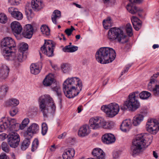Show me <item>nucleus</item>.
<instances>
[{
	"label": "nucleus",
	"mask_w": 159,
	"mask_h": 159,
	"mask_svg": "<svg viewBox=\"0 0 159 159\" xmlns=\"http://www.w3.org/2000/svg\"><path fill=\"white\" fill-rule=\"evenodd\" d=\"M83 87L82 82L78 77L68 78L63 84V90L66 97L72 98L78 95Z\"/></svg>",
	"instance_id": "obj_1"
},
{
	"label": "nucleus",
	"mask_w": 159,
	"mask_h": 159,
	"mask_svg": "<svg viewBox=\"0 0 159 159\" xmlns=\"http://www.w3.org/2000/svg\"><path fill=\"white\" fill-rule=\"evenodd\" d=\"M116 53L113 48L102 47L96 52L95 57L97 61L102 64L112 62L115 58Z\"/></svg>",
	"instance_id": "obj_2"
},
{
	"label": "nucleus",
	"mask_w": 159,
	"mask_h": 159,
	"mask_svg": "<svg viewBox=\"0 0 159 159\" xmlns=\"http://www.w3.org/2000/svg\"><path fill=\"white\" fill-rule=\"evenodd\" d=\"M1 45L4 57L7 60L12 59L11 50L16 46L14 41L11 37H5L1 41Z\"/></svg>",
	"instance_id": "obj_3"
},
{
	"label": "nucleus",
	"mask_w": 159,
	"mask_h": 159,
	"mask_svg": "<svg viewBox=\"0 0 159 159\" xmlns=\"http://www.w3.org/2000/svg\"><path fill=\"white\" fill-rule=\"evenodd\" d=\"M39 107L44 117H47L48 111L46 107H51L52 111L55 110L56 107L52 99L48 95L40 96L39 98Z\"/></svg>",
	"instance_id": "obj_4"
},
{
	"label": "nucleus",
	"mask_w": 159,
	"mask_h": 159,
	"mask_svg": "<svg viewBox=\"0 0 159 159\" xmlns=\"http://www.w3.org/2000/svg\"><path fill=\"white\" fill-rule=\"evenodd\" d=\"M144 138V134H141L137 135L134 139L131 147L133 156H134L142 152L145 148Z\"/></svg>",
	"instance_id": "obj_5"
},
{
	"label": "nucleus",
	"mask_w": 159,
	"mask_h": 159,
	"mask_svg": "<svg viewBox=\"0 0 159 159\" xmlns=\"http://www.w3.org/2000/svg\"><path fill=\"white\" fill-rule=\"evenodd\" d=\"M126 37L123 30L119 28L113 27L108 31V38L111 41H117L120 43Z\"/></svg>",
	"instance_id": "obj_6"
},
{
	"label": "nucleus",
	"mask_w": 159,
	"mask_h": 159,
	"mask_svg": "<svg viewBox=\"0 0 159 159\" xmlns=\"http://www.w3.org/2000/svg\"><path fill=\"white\" fill-rule=\"evenodd\" d=\"M101 110L111 117H112L116 115L120 110V107L117 103L113 102L107 105L102 106Z\"/></svg>",
	"instance_id": "obj_7"
},
{
	"label": "nucleus",
	"mask_w": 159,
	"mask_h": 159,
	"mask_svg": "<svg viewBox=\"0 0 159 159\" xmlns=\"http://www.w3.org/2000/svg\"><path fill=\"white\" fill-rule=\"evenodd\" d=\"M55 48V43L52 40H45V43L41 48L42 52L48 57L54 56L53 52Z\"/></svg>",
	"instance_id": "obj_8"
},
{
	"label": "nucleus",
	"mask_w": 159,
	"mask_h": 159,
	"mask_svg": "<svg viewBox=\"0 0 159 159\" xmlns=\"http://www.w3.org/2000/svg\"><path fill=\"white\" fill-rule=\"evenodd\" d=\"M16 126V123L14 119L4 118L0 122V132H3L7 128L11 130H15Z\"/></svg>",
	"instance_id": "obj_9"
},
{
	"label": "nucleus",
	"mask_w": 159,
	"mask_h": 159,
	"mask_svg": "<svg viewBox=\"0 0 159 159\" xmlns=\"http://www.w3.org/2000/svg\"><path fill=\"white\" fill-rule=\"evenodd\" d=\"M105 121L102 117H96L91 118L89 122V125L90 129H97L101 127L106 128Z\"/></svg>",
	"instance_id": "obj_10"
},
{
	"label": "nucleus",
	"mask_w": 159,
	"mask_h": 159,
	"mask_svg": "<svg viewBox=\"0 0 159 159\" xmlns=\"http://www.w3.org/2000/svg\"><path fill=\"white\" fill-rule=\"evenodd\" d=\"M7 142L10 146L13 148H15L18 145L20 138L19 135L15 132H11L7 136Z\"/></svg>",
	"instance_id": "obj_11"
},
{
	"label": "nucleus",
	"mask_w": 159,
	"mask_h": 159,
	"mask_svg": "<svg viewBox=\"0 0 159 159\" xmlns=\"http://www.w3.org/2000/svg\"><path fill=\"white\" fill-rule=\"evenodd\" d=\"M148 131L156 134L159 130V124L157 120L155 119L148 120L146 125Z\"/></svg>",
	"instance_id": "obj_12"
},
{
	"label": "nucleus",
	"mask_w": 159,
	"mask_h": 159,
	"mask_svg": "<svg viewBox=\"0 0 159 159\" xmlns=\"http://www.w3.org/2000/svg\"><path fill=\"white\" fill-rule=\"evenodd\" d=\"M131 3L128 4L126 9L128 11L132 14H134L142 10L139 8L137 7L133 3L140 4L143 2L144 0H129Z\"/></svg>",
	"instance_id": "obj_13"
},
{
	"label": "nucleus",
	"mask_w": 159,
	"mask_h": 159,
	"mask_svg": "<svg viewBox=\"0 0 159 159\" xmlns=\"http://www.w3.org/2000/svg\"><path fill=\"white\" fill-rule=\"evenodd\" d=\"M125 104L128 105L130 109L135 110L138 109L139 106V102L133 94H129V99L125 102Z\"/></svg>",
	"instance_id": "obj_14"
},
{
	"label": "nucleus",
	"mask_w": 159,
	"mask_h": 159,
	"mask_svg": "<svg viewBox=\"0 0 159 159\" xmlns=\"http://www.w3.org/2000/svg\"><path fill=\"white\" fill-rule=\"evenodd\" d=\"M39 129V125L36 123H33L24 133V135L26 137L29 136L31 138L33 134H36L38 132Z\"/></svg>",
	"instance_id": "obj_15"
},
{
	"label": "nucleus",
	"mask_w": 159,
	"mask_h": 159,
	"mask_svg": "<svg viewBox=\"0 0 159 159\" xmlns=\"http://www.w3.org/2000/svg\"><path fill=\"white\" fill-rule=\"evenodd\" d=\"M24 53L22 52H20L17 54V56L14 57L15 54L14 53H11V55H12V60H14L15 61V65L16 66H19L20 64V62L23 61L26 59V56L24 55Z\"/></svg>",
	"instance_id": "obj_16"
},
{
	"label": "nucleus",
	"mask_w": 159,
	"mask_h": 159,
	"mask_svg": "<svg viewBox=\"0 0 159 159\" xmlns=\"http://www.w3.org/2000/svg\"><path fill=\"white\" fill-rule=\"evenodd\" d=\"M33 33V29L32 26L30 24H27L24 27L22 35L25 38L30 39Z\"/></svg>",
	"instance_id": "obj_17"
},
{
	"label": "nucleus",
	"mask_w": 159,
	"mask_h": 159,
	"mask_svg": "<svg viewBox=\"0 0 159 159\" xmlns=\"http://www.w3.org/2000/svg\"><path fill=\"white\" fill-rule=\"evenodd\" d=\"M8 11L12 16L16 20H21L23 17L22 13L16 8L12 7H9L8 9Z\"/></svg>",
	"instance_id": "obj_18"
},
{
	"label": "nucleus",
	"mask_w": 159,
	"mask_h": 159,
	"mask_svg": "<svg viewBox=\"0 0 159 159\" xmlns=\"http://www.w3.org/2000/svg\"><path fill=\"white\" fill-rule=\"evenodd\" d=\"M102 140L103 143L109 144L114 143L116 141V138L112 134H106L102 136Z\"/></svg>",
	"instance_id": "obj_19"
},
{
	"label": "nucleus",
	"mask_w": 159,
	"mask_h": 159,
	"mask_svg": "<svg viewBox=\"0 0 159 159\" xmlns=\"http://www.w3.org/2000/svg\"><path fill=\"white\" fill-rule=\"evenodd\" d=\"M11 27L13 33L20 34L22 30V28L20 24L17 21H14L11 24Z\"/></svg>",
	"instance_id": "obj_20"
},
{
	"label": "nucleus",
	"mask_w": 159,
	"mask_h": 159,
	"mask_svg": "<svg viewBox=\"0 0 159 159\" xmlns=\"http://www.w3.org/2000/svg\"><path fill=\"white\" fill-rule=\"evenodd\" d=\"M90 128L88 125H83L80 127L78 131V135L81 137L88 135L91 132Z\"/></svg>",
	"instance_id": "obj_21"
},
{
	"label": "nucleus",
	"mask_w": 159,
	"mask_h": 159,
	"mask_svg": "<svg viewBox=\"0 0 159 159\" xmlns=\"http://www.w3.org/2000/svg\"><path fill=\"white\" fill-rule=\"evenodd\" d=\"M9 69L6 65H3L0 69V80H3L8 77Z\"/></svg>",
	"instance_id": "obj_22"
},
{
	"label": "nucleus",
	"mask_w": 159,
	"mask_h": 159,
	"mask_svg": "<svg viewBox=\"0 0 159 159\" xmlns=\"http://www.w3.org/2000/svg\"><path fill=\"white\" fill-rule=\"evenodd\" d=\"M56 82L54 75L52 74H49L47 75L43 81V84L45 86H49L52 84H54Z\"/></svg>",
	"instance_id": "obj_23"
},
{
	"label": "nucleus",
	"mask_w": 159,
	"mask_h": 159,
	"mask_svg": "<svg viewBox=\"0 0 159 159\" xmlns=\"http://www.w3.org/2000/svg\"><path fill=\"white\" fill-rule=\"evenodd\" d=\"M131 125V120L130 119H126L122 122L120 128L122 131L127 132L129 130Z\"/></svg>",
	"instance_id": "obj_24"
},
{
	"label": "nucleus",
	"mask_w": 159,
	"mask_h": 159,
	"mask_svg": "<svg viewBox=\"0 0 159 159\" xmlns=\"http://www.w3.org/2000/svg\"><path fill=\"white\" fill-rule=\"evenodd\" d=\"M92 154L97 159H105V154L100 148H96L92 152Z\"/></svg>",
	"instance_id": "obj_25"
},
{
	"label": "nucleus",
	"mask_w": 159,
	"mask_h": 159,
	"mask_svg": "<svg viewBox=\"0 0 159 159\" xmlns=\"http://www.w3.org/2000/svg\"><path fill=\"white\" fill-rule=\"evenodd\" d=\"M75 154V151L74 149L68 148L64 151L62 157L64 159H71L74 157Z\"/></svg>",
	"instance_id": "obj_26"
},
{
	"label": "nucleus",
	"mask_w": 159,
	"mask_h": 159,
	"mask_svg": "<svg viewBox=\"0 0 159 159\" xmlns=\"http://www.w3.org/2000/svg\"><path fill=\"white\" fill-rule=\"evenodd\" d=\"M31 6L34 10L38 11L42 7V2L40 0H32Z\"/></svg>",
	"instance_id": "obj_27"
},
{
	"label": "nucleus",
	"mask_w": 159,
	"mask_h": 159,
	"mask_svg": "<svg viewBox=\"0 0 159 159\" xmlns=\"http://www.w3.org/2000/svg\"><path fill=\"white\" fill-rule=\"evenodd\" d=\"M144 116L143 114H139L136 115L132 120V124L134 126L139 125L140 122L143 121Z\"/></svg>",
	"instance_id": "obj_28"
},
{
	"label": "nucleus",
	"mask_w": 159,
	"mask_h": 159,
	"mask_svg": "<svg viewBox=\"0 0 159 159\" xmlns=\"http://www.w3.org/2000/svg\"><path fill=\"white\" fill-rule=\"evenodd\" d=\"M61 17V12L57 10H54L51 16V19L52 22L54 24H57V20L59 19Z\"/></svg>",
	"instance_id": "obj_29"
},
{
	"label": "nucleus",
	"mask_w": 159,
	"mask_h": 159,
	"mask_svg": "<svg viewBox=\"0 0 159 159\" xmlns=\"http://www.w3.org/2000/svg\"><path fill=\"white\" fill-rule=\"evenodd\" d=\"M30 70L32 74L37 75L40 72V69L37 64L32 63L30 66Z\"/></svg>",
	"instance_id": "obj_30"
},
{
	"label": "nucleus",
	"mask_w": 159,
	"mask_h": 159,
	"mask_svg": "<svg viewBox=\"0 0 159 159\" xmlns=\"http://www.w3.org/2000/svg\"><path fill=\"white\" fill-rule=\"evenodd\" d=\"M103 26L106 29H108L109 27L113 25V23L110 17H108L106 19L104 20L102 22Z\"/></svg>",
	"instance_id": "obj_31"
},
{
	"label": "nucleus",
	"mask_w": 159,
	"mask_h": 159,
	"mask_svg": "<svg viewBox=\"0 0 159 159\" xmlns=\"http://www.w3.org/2000/svg\"><path fill=\"white\" fill-rule=\"evenodd\" d=\"M78 49L77 46L68 45L63 48V50L65 52H72L77 51Z\"/></svg>",
	"instance_id": "obj_32"
},
{
	"label": "nucleus",
	"mask_w": 159,
	"mask_h": 159,
	"mask_svg": "<svg viewBox=\"0 0 159 159\" xmlns=\"http://www.w3.org/2000/svg\"><path fill=\"white\" fill-rule=\"evenodd\" d=\"M145 139L144 142L145 143V148L148 147L152 142L153 139L152 136L151 134H144Z\"/></svg>",
	"instance_id": "obj_33"
},
{
	"label": "nucleus",
	"mask_w": 159,
	"mask_h": 159,
	"mask_svg": "<svg viewBox=\"0 0 159 159\" xmlns=\"http://www.w3.org/2000/svg\"><path fill=\"white\" fill-rule=\"evenodd\" d=\"M30 143V139L25 138L21 144L20 148L22 150H25L29 146Z\"/></svg>",
	"instance_id": "obj_34"
},
{
	"label": "nucleus",
	"mask_w": 159,
	"mask_h": 159,
	"mask_svg": "<svg viewBox=\"0 0 159 159\" xmlns=\"http://www.w3.org/2000/svg\"><path fill=\"white\" fill-rule=\"evenodd\" d=\"M155 81L156 80L152 78L151 79L148 86V89L149 91L153 92L154 90L157 85L155 83Z\"/></svg>",
	"instance_id": "obj_35"
},
{
	"label": "nucleus",
	"mask_w": 159,
	"mask_h": 159,
	"mask_svg": "<svg viewBox=\"0 0 159 159\" xmlns=\"http://www.w3.org/2000/svg\"><path fill=\"white\" fill-rule=\"evenodd\" d=\"M25 15L27 16L28 19L30 20L34 16V14L32 12V10L28 7L25 8Z\"/></svg>",
	"instance_id": "obj_36"
},
{
	"label": "nucleus",
	"mask_w": 159,
	"mask_h": 159,
	"mask_svg": "<svg viewBox=\"0 0 159 159\" xmlns=\"http://www.w3.org/2000/svg\"><path fill=\"white\" fill-rule=\"evenodd\" d=\"M29 122V119L28 118H25L22 121L21 124L16 123V125L19 126L20 129H23L26 127Z\"/></svg>",
	"instance_id": "obj_37"
},
{
	"label": "nucleus",
	"mask_w": 159,
	"mask_h": 159,
	"mask_svg": "<svg viewBox=\"0 0 159 159\" xmlns=\"http://www.w3.org/2000/svg\"><path fill=\"white\" fill-rule=\"evenodd\" d=\"M40 29L43 34L47 36L50 34V29L48 26L45 25H43L41 26Z\"/></svg>",
	"instance_id": "obj_38"
},
{
	"label": "nucleus",
	"mask_w": 159,
	"mask_h": 159,
	"mask_svg": "<svg viewBox=\"0 0 159 159\" xmlns=\"http://www.w3.org/2000/svg\"><path fill=\"white\" fill-rule=\"evenodd\" d=\"M151 95V93L147 91H143L139 93L140 98L143 99H148Z\"/></svg>",
	"instance_id": "obj_39"
},
{
	"label": "nucleus",
	"mask_w": 159,
	"mask_h": 159,
	"mask_svg": "<svg viewBox=\"0 0 159 159\" xmlns=\"http://www.w3.org/2000/svg\"><path fill=\"white\" fill-rule=\"evenodd\" d=\"M8 105L10 106L15 107L18 105L19 103V101L15 98L10 99L8 102Z\"/></svg>",
	"instance_id": "obj_40"
},
{
	"label": "nucleus",
	"mask_w": 159,
	"mask_h": 159,
	"mask_svg": "<svg viewBox=\"0 0 159 159\" xmlns=\"http://www.w3.org/2000/svg\"><path fill=\"white\" fill-rule=\"evenodd\" d=\"M126 30L128 35L129 36H131L133 35L132 28L131 24L128 23L126 25Z\"/></svg>",
	"instance_id": "obj_41"
},
{
	"label": "nucleus",
	"mask_w": 159,
	"mask_h": 159,
	"mask_svg": "<svg viewBox=\"0 0 159 159\" xmlns=\"http://www.w3.org/2000/svg\"><path fill=\"white\" fill-rule=\"evenodd\" d=\"M39 141L37 139H35L33 141L31 148V151L34 152L36 150L38 147Z\"/></svg>",
	"instance_id": "obj_42"
},
{
	"label": "nucleus",
	"mask_w": 159,
	"mask_h": 159,
	"mask_svg": "<svg viewBox=\"0 0 159 159\" xmlns=\"http://www.w3.org/2000/svg\"><path fill=\"white\" fill-rule=\"evenodd\" d=\"M28 46L26 43H22L20 45L19 51L20 52H23L28 49Z\"/></svg>",
	"instance_id": "obj_43"
},
{
	"label": "nucleus",
	"mask_w": 159,
	"mask_h": 159,
	"mask_svg": "<svg viewBox=\"0 0 159 159\" xmlns=\"http://www.w3.org/2000/svg\"><path fill=\"white\" fill-rule=\"evenodd\" d=\"M62 70L64 73H66L70 70V65L64 63L62 64L61 66Z\"/></svg>",
	"instance_id": "obj_44"
},
{
	"label": "nucleus",
	"mask_w": 159,
	"mask_h": 159,
	"mask_svg": "<svg viewBox=\"0 0 159 159\" xmlns=\"http://www.w3.org/2000/svg\"><path fill=\"white\" fill-rule=\"evenodd\" d=\"M2 149L6 152H8L9 151V147L6 142H3L1 145Z\"/></svg>",
	"instance_id": "obj_45"
},
{
	"label": "nucleus",
	"mask_w": 159,
	"mask_h": 159,
	"mask_svg": "<svg viewBox=\"0 0 159 159\" xmlns=\"http://www.w3.org/2000/svg\"><path fill=\"white\" fill-rule=\"evenodd\" d=\"M7 21V17L6 15L4 13L0 14V22L5 23Z\"/></svg>",
	"instance_id": "obj_46"
},
{
	"label": "nucleus",
	"mask_w": 159,
	"mask_h": 159,
	"mask_svg": "<svg viewBox=\"0 0 159 159\" xmlns=\"http://www.w3.org/2000/svg\"><path fill=\"white\" fill-rule=\"evenodd\" d=\"M48 130V127L47 124L43 123L42 125V134L43 135H45L47 133Z\"/></svg>",
	"instance_id": "obj_47"
},
{
	"label": "nucleus",
	"mask_w": 159,
	"mask_h": 159,
	"mask_svg": "<svg viewBox=\"0 0 159 159\" xmlns=\"http://www.w3.org/2000/svg\"><path fill=\"white\" fill-rule=\"evenodd\" d=\"M75 30V29L73 26H71V28L66 29L65 30V32L69 36L71 35L73 31Z\"/></svg>",
	"instance_id": "obj_48"
},
{
	"label": "nucleus",
	"mask_w": 159,
	"mask_h": 159,
	"mask_svg": "<svg viewBox=\"0 0 159 159\" xmlns=\"http://www.w3.org/2000/svg\"><path fill=\"white\" fill-rule=\"evenodd\" d=\"M20 0H9V2L13 5H17L20 3Z\"/></svg>",
	"instance_id": "obj_49"
},
{
	"label": "nucleus",
	"mask_w": 159,
	"mask_h": 159,
	"mask_svg": "<svg viewBox=\"0 0 159 159\" xmlns=\"http://www.w3.org/2000/svg\"><path fill=\"white\" fill-rule=\"evenodd\" d=\"M153 92L155 96L159 95V85H157Z\"/></svg>",
	"instance_id": "obj_50"
},
{
	"label": "nucleus",
	"mask_w": 159,
	"mask_h": 159,
	"mask_svg": "<svg viewBox=\"0 0 159 159\" xmlns=\"http://www.w3.org/2000/svg\"><path fill=\"white\" fill-rule=\"evenodd\" d=\"M134 28L136 30H138L141 27V23H135L132 24Z\"/></svg>",
	"instance_id": "obj_51"
},
{
	"label": "nucleus",
	"mask_w": 159,
	"mask_h": 159,
	"mask_svg": "<svg viewBox=\"0 0 159 159\" xmlns=\"http://www.w3.org/2000/svg\"><path fill=\"white\" fill-rule=\"evenodd\" d=\"M131 22L132 24L135 23H141V21L137 17L135 16H133L131 19Z\"/></svg>",
	"instance_id": "obj_52"
},
{
	"label": "nucleus",
	"mask_w": 159,
	"mask_h": 159,
	"mask_svg": "<svg viewBox=\"0 0 159 159\" xmlns=\"http://www.w3.org/2000/svg\"><path fill=\"white\" fill-rule=\"evenodd\" d=\"M17 112V109L12 108L10 111V114L11 116H13L16 114Z\"/></svg>",
	"instance_id": "obj_53"
},
{
	"label": "nucleus",
	"mask_w": 159,
	"mask_h": 159,
	"mask_svg": "<svg viewBox=\"0 0 159 159\" xmlns=\"http://www.w3.org/2000/svg\"><path fill=\"white\" fill-rule=\"evenodd\" d=\"M105 126L106 128H108V129H111L114 127V125L113 123H106L105 122Z\"/></svg>",
	"instance_id": "obj_54"
},
{
	"label": "nucleus",
	"mask_w": 159,
	"mask_h": 159,
	"mask_svg": "<svg viewBox=\"0 0 159 159\" xmlns=\"http://www.w3.org/2000/svg\"><path fill=\"white\" fill-rule=\"evenodd\" d=\"M1 89L2 92H3L6 94L8 90V88L7 86L3 85L2 86Z\"/></svg>",
	"instance_id": "obj_55"
},
{
	"label": "nucleus",
	"mask_w": 159,
	"mask_h": 159,
	"mask_svg": "<svg viewBox=\"0 0 159 159\" xmlns=\"http://www.w3.org/2000/svg\"><path fill=\"white\" fill-rule=\"evenodd\" d=\"M54 84L55 85V86L53 87L52 86V88L54 91H55L56 93H57V92L61 90V89L60 87L58 86L55 83Z\"/></svg>",
	"instance_id": "obj_56"
},
{
	"label": "nucleus",
	"mask_w": 159,
	"mask_h": 159,
	"mask_svg": "<svg viewBox=\"0 0 159 159\" xmlns=\"http://www.w3.org/2000/svg\"><path fill=\"white\" fill-rule=\"evenodd\" d=\"M56 93L57 95L58 96L60 100V102H61L62 100V93L61 92V90Z\"/></svg>",
	"instance_id": "obj_57"
},
{
	"label": "nucleus",
	"mask_w": 159,
	"mask_h": 159,
	"mask_svg": "<svg viewBox=\"0 0 159 159\" xmlns=\"http://www.w3.org/2000/svg\"><path fill=\"white\" fill-rule=\"evenodd\" d=\"M129 108L128 105L125 104V102L124 104L123 105L120 106V109L123 111H125L127 109Z\"/></svg>",
	"instance_id": "obj_58"
},
{
	"label": "nucleus",
	"mask_w": 159,
	"mask_h": 159,
	"mask_svg": "<svg viewBox=\"0 0 159 159\" xmlns=\"http://www.w3.org/2000/svg\"><path fill=\"white\" fill-rule=\"evenodd\" d=\"M0 159H9V158L6 154H3L0 155Z\"/></svg>",
	"instance_id": "obj_59"
},
{
	"label": "nucleus",
	"mask_w": 159,
	"mask_h": 159,
	"mask_svg": "<svg viewBox=\"0 0 159 159\" xmlns=\"http://www.w3.org/2000/svg\"><path fill=\"white\" fill-rule=\"evenodd\" d=\"M66 133H64L58 136V138L60 139L64 138L66 135Z\"/></svg>",
	"instance_id": "obj_60"
},
{
	"label": "nucleus",
	"mask_w": 159,
	"mask_h": 159,
	"mask_svg": "<svg viewBox=\"0 0 159 159\" xmlns=\"http://www.w3.org/2000/svg\"><path fill=\"white\" fill-rule=\"evenodd\" d=\"M56 148L54 145L51 146L50 148V151L52 152H54Z\"/></svg>",
	"instance_id": "obj_61"
},
{
	"label": "nucleus",
	"mask_w": 159,
	"mask_h": 159,
	"mask_svg": "<svg viewBox=\"0 0 159 159\" xmlns=\"http://www.w3.org/2000/svg\"><path fill=\"white\" fill-rule=\"evenodd\" d=\"M139 92L138 91H136L130 94H133L135 98H136L137 96H138V94H139Z\"/></svg>",
	"instance_id": "obj_62"
},
{
	"label": "nucleus",
	"mask_w": 159,
	"mask_h": 159,
	"mask_svg": "<svg viewBox=\"0 0 159 159\" xmlns=\"http://www.w3.org/2000/svg\"><path fill=\"white\" fill-rule=\"evenodd\" d=\"M130 67H127L121 72V75H122L124 73L127 72Z\"/></svg>",
	"instance_id": "obj_63"
},
{
	"label": "nucleus",
	"mask_w": 159,
	"mask_h": 159,
	"mask_svg": "<svg viewBox=\"0 0 159 159\" xmlns=\"http://www.w3.org/2000/svg\"><path fill=\"white\" fill-rule=\"evenodd\" d=\"M153 156L156 158H157L158 157L157 153L155 151H153Z\"/></svg>",
	"instance_id": "obj_64"
}]
</instances>
